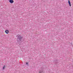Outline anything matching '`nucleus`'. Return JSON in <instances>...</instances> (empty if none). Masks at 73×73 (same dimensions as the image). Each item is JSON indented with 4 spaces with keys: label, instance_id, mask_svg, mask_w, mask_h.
<instances>
[{
    "label": "nucleus",
    "instance_id": "1",
    "mask_svg": "<svg viewBox=\"0 0 73 73\" xmlns=\"http://www.w3.org/2000/svg\"><path fill=\"white\" fill-rule=\"evenodd\" d=\"M22 37H21V36L19 35L18 36V37L17 38V39L18 40V41H21L22 39Z\"/></svg>",
    "mask_w": 73,
    "mask_h": 73
},
{
    "label": "nucleus",
    "instance_id": "2",
    "mask_svg": "<svg viewBox=\"0 0 73 73\" xmlns=\"http://www.w3.org/2000/svg\"><path fill=\"white\" fill-rule=\"evenodd\" d=\"M5 32L7 34H8V33H9V31L8 30H6L5 31Z\"/></svg>",
    "mask_w": 73,
    "mask_h": 73
},
{
    "label": "nucleus",
    "instance_id": "3",
    "mask_svg": "<svg viewBox=\"0 0 73 73\" xmlns=\"http://www.w3.org/2000/svg\"><path fill=\"white\" fill-rule=\"evenodd\" d=\"M68 3L70 5V7H71V3H70V0H68Z\"/></svg>",
    "mask_w": 73,
    "mask_h": 73
},
{
    "label": "nucleus",
    "instance_id": "4",
    "mask_svg": "<svg viewBox=\"0 0 73 73\" xmlns=\"http://www.w3.org/2000/svg\"><path fill=\"white\" fill-rule=\"evenodd\" d=\"M9 2L10 3H11L12 4V3H13V0H10Z\"/></svg>",
    "mask_w": 73,
    "mask_h": 73
},
{
    "label": "nucleus",
    "instance_id": "5",
    "mask_svg": "<svg viewBox=\"0 0 73 73\" xmlns=\"http://www.w3.org/2000/svg\"><path fill=\"white\" fill-rule=\"evenodd\" d=\"M54 62L57 63V62H58V60H56L54 61Z\"/></svg>",
    "mask_w": 73,
    "mask_h": 73
},
{
    "label": "nucleus",
    "instance_id": "6",
    "mask_svg": "<svg viewBox=\"0 0 73 73\" xmlns=\"http://www.w3.org/2000/svg\"><path fill=\"white\" fill-rule=\"evenodd\" d=\"M5 67H6L5 65L3 66L2 68L3 70H4V69L5 68Z\"/></svg>",
    "mask_w": 73,
    "mask_h": 73
},
{
    "label": "nucleus",
    "instance_id": "7",
    "mask_svg": "<svg viewBox=\"0 0 73 73\" xmlns=\"http://www.w3.org/2000/svg\"><path fill=\"white\" fill-rule=\"evenodd\" d=\"M39 73H44V72H43V71H42V70H41V71L40 70L39 72Z\"/></svg>",
    "mask_w": 73,
    "mask_h": 73
},
{
    "label": "nucleus",
    "instance_id": "8",
    "mask_svg": "<svg viewBox=\"0 0 73 73\" xmlns=\"http://www.w3.org/2000/svg\"><path fill=\"white\" fill-rule=\"evenodd\" d=\"M26 64L28 65V62H27L26 63Z\"/></svg>",
    "mask_w": 73,
    "mask_h": 73
}]
</instances>
